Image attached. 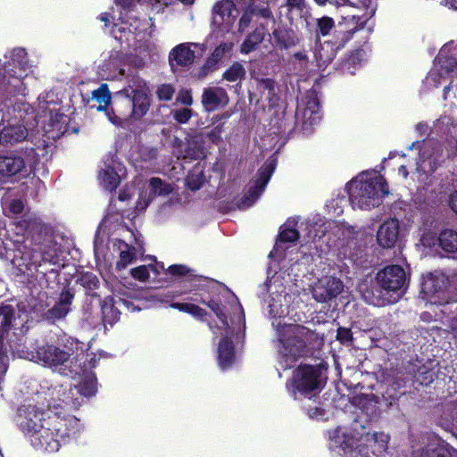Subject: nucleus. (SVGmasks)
<instances>
[{
  "label": "nucleus",
  "instance_id": "f257e3e1",
  "mask_svg": "<svg viewBox=\"0 0 457 457\" xmlns=\"http://www.w3.org/2000/svg\"><path fill=\"white\" fill-rule=\"evenodd\" d=\"M28 320L27 312L19 306L16 308L12 305L0 306V335L4 336V345L8 352L19 358L33 361L44 367L59 371L71 366L73 362L71 356L75 355V359L79 355L84 356V344L76 339L68 341L71 345H75V350L70 348L65 350L52 344H44L36 350L29 351L25 345L24 338L28 331L26 326Z\"/></svg>",
  "mask_w": 457,
  "mask_h": 457
},
{
  "label": "nucleus",
  "instance_id": "f03ea898",
  "mask_svg": "<svg viewBox=\"0 0 457 457\" xmlns=\"http://www.w3.org/2000/svg\"><path fill=\"white\" fill-rule=\"evenodd\" d=\"M420 136L430 129L429 137L422 142H413L408 149L418 147L420 157L417 170L423 169L428 162L429 169L435 170L445 160L453 158L457 153V120L448 115H442L434 121L431 128L426 122H419L415 127Z\"/></svg>",
  "mask_w": 457,
  "mask_h": 457
},
{
  "label": "nucleus",
  "instance_id": "7ed1b4c3",
  "mask_svg": "<svg viewBox=\"0 0 457 457\" xmlns=\"http://www.w3.org/2000/svg\"><path fill=\"white\" fill-rule=\"evenodd\" d=\"M92 99L99 104L97 111H104L110 122L117 126L129 117H143L150 106L146 82L137 76H131L128 86L115 94L116 111L107 109L112 102V96L105 83L92 92Z\"/></svg>",
  "mask_w": 457,
  "mask_h": 457
},
{
  "label": "nucleus",
  "instance_id": "20e7f679",
  "mask_svg": "<svg viewBox=\"0 0 457 457\" xmlns=\"http://www.w3.org/2000/svg\"><path fill=\"white\" fill-rule=\"evenodd\" d=\"M290 302L291 295L283 288L272 292L268 303L269 313L275 319L272 326L277 331L280 363L285 369L293 367L297 359L305 354L309 335V330L303 326L282 323L280 319L288 314Z\"/></svg>",
  "mask_w": 457,
  "mask_h": 457
},
{
  "label": "nucleus",
  "instance_id": "39448f33",
  "mask_svg": "<svg viewBox=\"0 0 457 457\" xmlns=\"http://www.w3.org/2000/svg\"><path fill=\"white\" fill-rule=\"evenodd\" d=\"M329 448L340 449L342 457H378L386 452L389 436L383 432L370 433L355 420L351 427H338L329 432Z\"/></svg>",
  "mask_w": 457,
  "mask_h": 457
},
{
  "label": "nucleus",
  "instance_id": "423d86ee",
  "mask_svg": "<svg viewBox=\"0 0 457 457\" xmlns=\"http://www.w3.org/2000/svg\"><path fill=\"white\" fill-rule=\"evenodd\" d=\"M216 314L220 326L212 327L209 324L212 333L219 339L218 361L221 370L231 367L235 360V345L245 337V314L241 305L237 303L234 310V317L230 319V324L223 312V308L214 300L209 302L201 301Z\"/></svg>",
  "mask_w": 457,
  "mask_h": 457
},
{
  "label": "nucleus",
  "instance_id": "0eeeda50",
  "mask_svg": "<svg viewBox=\"0 0 457 457\" xmlns=\"http://www.w3.org/2000/svg\"><path fill=\"white\" fill-rule=\"evenodd\" d=\"M99 358L96 354L87 353L86 361L83 365L78 370H72L71 372L82 375L83 378L78 385L73 387L70 386L69 389L63 388V386H57L50 390L51 401L47 404V411L51 408L57 409L58 407L77 409L84 402L85 397H90L96 392V381L95 374L89 370L95 368Z\"/></svg>",
  "mask_w": 457,
  "mask_h": 457
},
{
  "label": "nucleus",
  "instance_id": "6e6552de",
  "mask_svg": "<svg viewBox=\"0 0 457 457\" xmlns=\"http://www.w3.org/2000/svg\"><path fill=\"white\" fill-rule=\"evenodd\" d=\"M47 416L49 415L46 412L44 404L38 405V403L26 401L19 407L15 420L19 428L30 437L35 448L55 453L60 449V440H46L50 435V428H46Z\"/></svg>",
  "mask_w": 457,
  "mask_h": 457
},
{
  "label": "nucleus",
  "instance_id": "1a4fd4ad",
  "mask_svg": "<svg viewBox=\"0 0 457 457\" xmlns=\"http://www.w3.org/2000/svg\"><path fill=\"white\" fill-rule=\"evenodd\" d=\"M378 288L367 290L363 298L369 304L384 306L399 301L404 292L406 274L399 265H390L378 271L376 276Z\"/></svg>",
  "mask_w": 457,
  "mask_h": 457
},
{
  "label": "nucleus",
  "instance_id": "9d476101",
  "mask_svg": "<svg viewBox=\"0 0 457 457\" xmlns=\"http://www.w3.org/2000/svg\"><path fill=\"white\" fill-rule=\"evenodd\" d=\"M353 208L369 210L378 206L388 194L385 179L375 173H361L346 186Z\"/></svg>",
  "mask_w": 457,
  "mask_h": 457
},
{
  "label": "nucleus",
  "instance_id": "9b49d317",
  "mask_svg": "<svg viewBox=\"0 0 457 457\" xmlns=\"http://www.w3.org/2000/svg\"><path fill=\"white\" fill-rule=\"evenodd\" d=\"M140 2H145L153 5L155 4H168V0H115L116 4L120 6L122 11H120L118 18L120 22L114 23L111 33L121 44L126 43L128 46H134L136 41L144 38V34L150 26V22L146 20L140 21L133 15H128L137 3Z\"/></svg>",
  "mask_w": 457,
  "mask_h": 457
},
{
  "label": "nucleus",
  "instance_id": "f8f14e48",
  "mask_svg": "<svg viewBox=\"0 0 457 457\" xmlns=\"http://www.w3.org/2000/svg\"><path fill=\"white\" fill-rule=\"evenodd\" d=\"M29 71L25 49L15 48L0 59V84H7L20 91L22 79Z\"/></svg>",
  "mask_w": 457,
  "mask_h": 457
},
{
  "label": "nucleus",
  "instance_id": "ddd939ff",
  "mask_svg": "<svg viewBox=\"0 0 457 457\" xmlns=\"http://www.w3.org/2000/svg\"><path fill=\"white\" fill-rule=\"evenodd\" d=\"M47 96H38V113L36 121L48 139H56L62 136L67 130L69 122L68 116L57 111L55 103L46 100Z\"/></svg>",
  "mask_w": 457,
  "mask_h": 457
},
{
  "label": "nucleus",
  "instance_id": "4468645a",
  "mask_svg": "<svg viewBox=\"0 0 457 457\" xmlns=\"http://www.w3.org/2000/svg\"><path fill=\"white\" fill-rule=\"evenodd\" d=\"M287 386L295 399L300 396L311 398L320 390V370L310 365H302L295 370L293 378Z\"/></svg>",
  "mask_w": 457,
  "mask_h": 457
},
{
  "label": "nucleus",
  "instance_id": "2eb2a0df",
  "mask_svg": "<svg viewBox=\"0 0 457 457\" xmlns=\"http://www.w3.org/2000/svg\"><path fill=\"white\" fill-rule=\"evenodd\" d=\"M46 428H50L47 441L60 440V446L70 438H75L83 428V425L75 416L55 412L54 416H47Z\"/></svg>",
  "mask_w": 457,
  "mask_h": 457
},
{
  "label": "nucleus",
  "instance_id": "dca6fc26",
  "mask_svg": "<svg viewBox=\"0 0 457 457\" xmlns=\"http://www.w3.org/2000/svg\"><path fill=\"white\" fill-rule=\"evenodd\" d=\"M31 241L18 245L12 253H8V258L12 259V265L20 274H26L36 270L42 262H50V257L38 249L30 247ZM41 250V248H39Z\"/></svg>",
  "mask_w": 457,
  "mask_h": 457
},
{
  "label": "nucleus",
  "instance_id": "f3484780",
  "mask_svg": "<svg viewBox=\"0 0 457 457\" xmlns=\"http://www.w3.org/2000/svg\"><path fill=\"white\" fill-rule=\"evenodd\" d=\"M449 278L443 273H430L421 284V297L433 304L448 303L450 300L445 290L449 285Z\"/></svg>",
  "mask_w": 457,
  "mask_h": 457
},
{
  "label": "nucleus",
  "instance_id": "a211bd4d",
  "mask_svg": "<svg viewBox=\"0 0 457 457\" xmlns=\"http://www.w3.org/2000/svg\"><path fill=\"white\" fill-rule=\"evenodd\" d=\"M314 2L320 6H324L328 3L337 8L349 6L358 10H364V13L361 15H352L353 20H356L354 30L362 29L367 21L375 15L377 10L375 0H314Z\"/></svg>",
  "mask_w": 457,
  "mask_h": 457
},
{
  "label": "nucleus",
  "instance_id": "6ab92c4d",
  "mask_svg": "<svg viewBox=\"0 0 457 457\" xmlns=\"http://www.w3.org/2000/svg\"><path fill=\"white\" fill-rule=\"evenodd\" d=\"M21 120H24L21 110L18 116L9 117V113L3 116L0 122V144L12 145L27 137L28 130Z\"/></svg>",
  "mask_w": 457,
  "mask_h": 457
},
{
  "label": "nucleus",
  "instance_id": "aec40b11",
  "mask_svg": "<svg viewBox=\"0 0 457 457\" xmlns=\"http://www.w3.org/2000/svg\"><path fill=\"white\" fill-rule=\"evenodd\" d=\"M238 15V11L231 0H220L212 7V25L221 34L230 31Z\"/></svg>",
  "mask_w": 457,
  "mask_h": 457
},
{
  "label": "nucleus",
  "instance_id": "412c9836",
  "mask_svg": "<svg viewBox=\"0 0 457 457\" xmlns=\"http://www.w3.org/2000/svg\"><path fill=\"white\" fill-rule=\"evenodd\" d=\"M344 288L343 282L333 276H324L312 286L313 298L320 303H327L336 298Z\"/></svg>",
  "mask_w": 457,
  "mask_h": 457
},
{
  "label": "nucleus",
  "instance_id": "4be33fe9",
  "mask_svg": "<svg viewBox=\"0 0 457 457\" xmlns=\"http://www.w3.org/2000/svg\"><path fill=\"white\" fill-rule=\"evenodd\" d=\"M274 170V165L270 162L265 164L259 170V177L254 181V185L252 186L248 193L242 198L238 204L240 209H245L252 206L255 201L260 197L262 193L264 191L272 172Z\"/></svg>",
  "mask_w": 457,
  "mask_h": 457
},
{
  "label": "nucleus",
  "instance_id": "5701e85b",
  "mask_svg": "<svg viewBox=\"0 0 457 457\" xmlns=\"http://www.w3.org/2000/svg\"><path fill=\"white\" fill-rule=\"evenodd\" d=\"M120 163L112 154H108L100 167L98 179L104 189L113 191L120 184Z\"/></svg>",
  "mask_w": 457,
  "mask_h": 457
},
{
  "label": "nucleus",
  "instance_id": "b1692460",
  "mask_svg": "<svg viewBox=\"0 0 457 457\" xmlns=\"http://www.w3.org/2000/svg\"><path fill=\"white\" fill-rule=\"evenodd\" d=\"M399 223L397 220L390 219L383 222L378 232L377 240L383 248H391L398 239Z\"/></svg>",
  "mask_w": 457,
  "mask_h": 457
},
{
  "label": "nucleus",
  "instance_id": "393cba45",
  "mask_svg": "<svg viewBox=\"0 0 457 457\" xmlns=\"http://www.w3.org/2000/svg\"><path fill=\"white\" fill-rule=\"evenodd\" d=\"M228 103L227 92L221 87L204 88L202 95V104L206 112H213Z\"/></svg>",
  "mask_w": 457,
  "mask_h": 457
},
{
  "label": "nucleus",
  "instance_id": "a878e982",
  "mask_svg": "<svg viewBox=\"0 0 457 457\" xmlns=\"http://www.w3.org/2000/svg\"><path fill=\"white\" fill-rule=\"evenodd\" d=\"M303 117V129L305 132H310L313 125H316L320 120V104L315 97H310L305 103V107L302 111L301 107H297L296 116Z\"/></svg>",
  "mask_w": 457,
  "mask_h": 457
},
{
  "label": "nucleus",
  "instance_id": "bb28decb",
  "mask_svg": "<svg viewBox=\"0 0 457 457\" xmlns=\"http://www.w3.org/2000/svg\"><path fill=\"white\" fill-rule=\"evenodd\" d=\"M73 297L69 290L62 291L56 303L45 312L44 318L50 322L64 318L71 310Z\"/></svg>",
  "mask_w": 457,
  "mask_h": 457
},
{
  "label": "nucleus",
  "instance_id": "cd10ccee",
  "mask_svg": "<svg viewBox=\"0 0 457 457\" xmlns=\"http://www.w3.org/2000/svg\"><path fill=\"white\" fill-rule=\"evenodd\" d=\"M192 44H179L175 46L170 53L169 61L170 66H187L190 65L195 60V51L191 49Z\"/></svg>",
  "mask_w": 457,
  "mask_h": 457
},
{
  "label": "nucleus",
  "instance_id": "c85d7f7f",
  "mask_svg": "<svg viewBox=\"0 0 457 457\" xmlns=\"http://www.w3.org/2000/svg\"><path fill=\"white\" fill-rule=\"evenodd\" d=\"M271 36L279 48L287 49L296 46L299 42L296 33L290 29L277 28L272 31Z\"/></svg>",
  "mask_w": 457,
  "mask_h": 457
},
{
  "label": "nucleus",
  "instance_id": "c756f323",
  "mask_svg": "<svg viewBox=\"0 0 457 457\" xmlns=\"http://www.w3.org/2000/svg\"><path fill=\"white\" fill-rule=\"evenodd\" d=\"M336 57V50L328 41L318 42L314 49V59L319 69H324Z\"/></svg>",
  "mask_w": 457,
  "mask_h": 457
},
{
  "label": "nucleus",
  "instance_id": "7c9ffc66",
  "mask_svg": "<svg viewBox=\"0 0 457 457\" xmlns=\"http://www.w3.org/2000/svg\"><path fill=\"white\" fill-rule=\"evenodd\" d=\"M25 167L24 160L18 155L0 156V173L12 176L21 171Z\"/></svg>",
  "mask_w": 457,
  "mask_h": 457
},
{
  "label": "nucleus",
  "instance_id": "2f4dec72",
  "mask_svg": "<svg viewBox=\"0 0 457 457\" xmlns=\"http://www.w3.org/2000/svg\"><path fill=\"white\" fill-rule=\"evenodd\" d=\"M265 34H263L262 29L254 28V29L250 32L243 43L240 46V53L243 54H248L253 51H255L258 46L264 40Z\"/></svg>",
  "mask_w": 457,
  "mask_h": 457
},
{
  "label": "nucleus",
  "instance_id": "473e14b6",
  "mask_svg": "<svg viewBox=\"0 0 457 457\" xmlns=\"http://www.w3.org/2000/svg\"><path fill=\"white\" fill-rule=\"evenodd\" d=\"M440 247L447 253H457V230L446 228L438 237Z\"/></svg>",
  "mask_w": 457,
  "mask_h": 457
},
{
  "label": "nucleus",
  "instance_id": "72a5a7b5",
  "mask_svg": "<svg viewBox=\"0 0 457 457\" xmlns=\"http://www.w3.org/2000/svg\"><path fill=\"white\" fill-rule=\"evenodd\" d=\"M19 225L21 228H23L27 233L37 234L41 236L43 233H46L47 228L41 221V220L35 215H29L26 219L21 220Z\"/></svg>",
  "mask_w": 457,
  "mask_h": 457
},
{
  "label": "nucleus",
  "instance_id": "f704fd0d",
  "mask_svg": "<svg viewBox=\"0 0 457 457\" xmlns=\"http://www.w3.org/2000/svg\"><path fill=\"white\" fill-rule=\"evenodd\" d=\"M255 28L262 29L263 34H267L268 27L270 24L275 23V19L272 14V12L268 6H259L257 5L256 12H255Z\"/></svg>",
  "mask_w": 457,
  "mask_h": 457
},
{
  "label": "nucleus",
  "instance_id": "c9c22d12",
  "mask_svg": "<svg viewBox=\"0 0 457 457\" xmlns=\"http://www.w3.org/2000/svg\"><path fill=\"white\" fill-rule=\"evenodd\" d=\"M120 260L116 263L117 270H123L133 262L136 258L135 247L120 242L119 245Z\"/></svg>",
  "mask_w": 457,
  "mask_h": 457
},
{
  "label": "nucleus",
  "instance_id": "e433bc0d",
  "mask_svg": "<svg viewBox=\"0 0 457 457\" xmlns=\"http://www.w3.org/2000/svg\"><path fill=\"white\" fill-rule=\"evenodd\" d=\"M149 187L150 194L148 195L152 197L168 195L172 191L171 186L162 181L160 178H152L149 181Z\"/></svg>",
  "mask_w": 457,
  "mask_h": 457
},
{
  "label": "nucleus",
  "instance_id": "4c0bfd02",
  "mask_svg": "<svg viewBox=\"0 0 457 457\" xmlns=\"http://www.w3.org/2000/svg\"><path fill=\"white\" fill-rule=\"evenodd\" d=\"M256 9H257V4L253 1L244 11V12L238 21V31L239 32H241V33L244 32L250 26V24L253 21H255Z\"/></svg>",
  "mask_w": 457,
  "mask_h": 457
},
{
  "label": "nucleus",
  "instance_id": "58836bf2",
  "mask_svg": "<svg viewBox=\"0 0 457 457\" xmlns=\"http://www.w3.org/2000/svg\"><path fill=\"white\" fill-rule=\"evenodd\" d=\"M204 182V175L203 170L196 166L187 175V185L193 190H198Z\"/></svg>",
  "mask_w": 457,
  "mask_h": 457
},
{
  "label": "nucleus",
  "instance_id": "ea45409f",
  "mask_svg": "<svg viewBox=\"0 0 457 457\" xmlns=\"http://www.w3.org/2000/svg\"><path fill=\"white\" fill-rule=\"evenodd\" d=\"M4 212L7 216L16 215L23 211V203L19 199H10L8 196H4L3 199Z\"/></svg>",
  "mask_w": 457,
  "mask_h": 457
},
{
  "label": "nucleus",
  "instance_id": "a19ab883",
  "mask_svg": "<svg viewBox=\"0 0 457 457\" xmlns=\"http://www.w3.org/2000/svg\"><path fill=\"white\" fill-rule=\"evenodd\" d=\"M170 307L174 309H178L180 312H187L193 315L195 318L202 319L205 316L206 312L204 309L200 308L199 306L188 303H174L170 304Z\"/></svg>",
  "mask_w": 457,
  "mask_h": 457
},
{
  "label": "nucleus",
  "instance_id": "79ce46f5",
  "mask_svg": "<svg viewBox=\"0 0 457 457\" xmlns=\"http://www.w3.org/2000/svg\"><path fill=\"white\" fill-rule=\"evenodd\" d=\"M245 75L244 66L239 62L233 63L223 74V78L229 82L242 79Z\"/></svg>",
  "mask_w": 457,
  "mask_h": 457
},
{
  "label": "nucleus",
  "instance_id": "37998d69",
  "mask_svg": "<svg viewBox=\"0 0 457 457\" xmlns=\"http://www.w3.org/2000/svg\"><path fill=\"white\" fill-rule=\"evenodd\" d=\"M335 28V21L328 16H323L317 19L316 21V34L317 36L326 37Z\"/></svg>",
  "mask_w": 457,
  "mask_h": 457
},
{
  "label": "nucleus",
  "instance_id": "c03bdc74",
  "mask_svg": "<svg viewBox=\"0 0 457 457\" xmlns=\"http://www.w3.org/2000/svg\"><path fill=\"white\" fill-rule=\"evenodd\" d=\"M8 348L4 345V336L0 335V380L6 373L8 368Z\"/></svg>",
  "mask_w": 457,
  "mask_h": 457
},
{
  "label": "nucleus",
  "instance_id": "a18cd8bd",
  "mask_svg": "<svg viewBox=\"0 0 457 457\" xmlns=\"http://www.w3.org/2000/svg\"><path fill=\"white\" fill-rule=\"evenodd\" d=\"M421 457H450V454L443 445L430 444L422 452Z\"/></svg>",
  "mask_w": 457,
  "mask_h": 457
},
{
  "label": "nucleus",
  "instance_id": "49530a36",
  "mask_svg": "<svg viewBox=\"0 0 457 457\" xmlns=\"http://www.w3.org/2000/svg\"><path fill=\"white\" fill-rule=\"evenodd\" d=\"M150 270H153L154 272L157 273V270L155 267H154L152 265H150V266L142 265V266H138L137 268L132 269L130 270V274L134 278H136L141 282H145L149 278Z\"/></svg>",
  "mask_w": 457,
  "mask_h": 457
},
{
  "label": "nucleus",
  "instance_id": "de8ad7c7",
  "mask_svg": "<svg viewBox=\"0 0 457 457\" xmlns=\"http://www.w3.org/2000/svg\"><path fill=\"white\" fill-rule=\"evenodd\" d=\"M414 378L420 384L428 386L434 381L435 375L434 372L422 366L419 368Z\"/></svg>",
  "mask_w": 457,
  "mask_h": 457
},
{
  "label": "nucleus",
  "instance_id": "09e8293b",
  "mask_svg": "<svg viewBox=\"0 0 457 457\" xmlns=\"http://www.w3.org/2000/svg\"><path fill=\"white\" fill-rule=\"evenodd\" d=\"M258 88L269 100L275 96L274 81L270 79H261L258 82Z\"/></svg>",
  "mask_w": 457,
  "mask_h": 457
},
{
  "label": "nucleus",
  "instance_id": "8fccbe9b",
  "mask_svg": "<svg viewBox=\"0 0 457 457\" xmlns=\"http://www.w3.org/2000/svg\"><path fill=\"white\" fill-rule=\"evenodd\" d=\"M171 114L177 122L185 124L191 119L193 112L191 109L184 107L173 110Z\"/></svg>",
  "mask_w": 457,
  "mask_h": 457
},
{
  "label": "nucleus",
  "instance_id": "3c124183",
  "mask_svg": "<svg viewBox=\"0 0 457 457\" xmlns=\"http://www.w3.org/2000/svg\"><path fill=\"white\" fill-rule=\"evenodd\" d=\"M174 94L175 88L170 84H162L156 90V95L158 98L162 101L171 100Z\"/></svg>",
  "mask_w": 457,
  "mask_h": 457
},
{
  "label": "nucleus",
  "instance_id": "603ef678",
  "mask_svg": "<svg viewBox=\"0 0 457 457\" xmlns=\"http://www.w3.org/2000/svg\"><path fill=\"white\" fill-rule=\"evenodd\" d=\"M278 237L281 242H295L299 237V233L296 229L287 228V225H285Z\"/></svg>",
  "mask_w": 457,
  "mask_h": 457
},
{
  "label": "nucleus",
  "instance_id": "864d4df0",
  "mask_svg": "<svg viewBox=\"0 0 457 457\" xmlns=\"http://www.w3.org/2000/svg\"><path fill=\"white\" fill-rule=\"evenodd\" d=\"M234 46L232 42H223L220 44L212 53L216 60L221 59L227 53L230 52Z\"/></svg>",
  "mask_w": 457,
  "mask_h": 457
},
{
  "label": "nucleus",
  "instance_id": "5fc2aeb1",
  "mask_svg": "<svg viewBox=\"0 0 457 457\" xmlns=\"http://www.w3.org/2000/svg\"><path fill=\"white\" fill-rule=\"evenodd\" d=\"M153 197L148 195L146 192H141L135 206V210L137 212H142L146 210L149 204L151 203Z\"/></svg>",
  "mask_w": 457,
  "mask_h": 457
},
{
  "label": "nucleus",
  "instance_id": "6e6d98bb",
  "mask_svg": "<svg viewBox=\"0 0 457 457\" xmlns=\"http://www.w3.org/2000/svg\"><path fill=\"white\" fill-rule=\"evenodd\" d=\"M223 132V125L218 124L211 131L207 133V137L214 144H219L221 141V134Z\"/></svg>",
  "mask_w": 457,
  "mask_h": 457
},
{
  "label": "nucleus",
  "instance_id": "4d7b16f0",
  "mask_svg": "<svg viewBox=\"0 0 457 457\" xmlns=\"http://www.w3.org/2000/svg\"><path fill=\"white\" fill-rule=\"evenodd\" d=\"M177 101L184 105H191L193 104V98L190 91L187 89L180 90L177 96Z\"/></svg>",
  "mask_w": 457,
  "mask_h": 457
},
{
  "label": "nucleus",
  "instance_id": "13d9d810",
  "mask_svg": "<svg viewBox=\"0 0 457 457\" xmlns=\"http://www.w3.org/2000/svg\"><path fill=\"white\" fill-rule=\"evenodd\" d=\"M337 338L343 343L350 342L352 340V333L348 328H339L337 329Z\"/></svg>",
  "mask_w": 457,
  "mask_h": 457
},
{
  "label": "nucleus",
  "instance_id": "bf43d9fd",
  "mask_svg": "<svg viewBox=\"0 0 457 457\" xmlns=\"http://www.w3.org/2000/svg\"><path fill=\"white\" fill-rule=\"evenodd\" d=\"M169 272L173 275H186L189 272V269L181 264H174L169 267Z\"/></svg>",
  "mask_w": 457,
  "mask_h": 457
},
{
  "label": "nucleus",
  "instance_id": "052dcab7",
  "mask_svg": "<svg viewBox=\"0 0 457 457\" xmlns=\"http://www.w3.org/2000/svg\"><path fill=\"white\" fill-rule=\"evenodd\" d=\"M337 233H340V237H342V239H348L352 237L353 234V228L350 227H346L345 225H342L339 228Z\"/></svg>",
  "mask_w": 457,
  "mask_h": 457
},
{
  "label": "nucleus",
  "instance_id": "680f3d73",
  "mask_svg": "<svg viewBox=\"0 0 457 457\" xmlns=\"http://www.w3.org/2000/svg\"><path fill=\"white\" fill-rule=\"evenodd\" d=\"M294 58L295 61L299 62L301 69L306 68L308 58L307 55L303 52H297L294 54Z\"/></svg>",
  "mask_w": 457,
  "mask_h": 457
},
{
  "label": "nucleus",
  "instance_id": "e2e57ef3",
  "mask_svg": "<svg viewBox=\"0 0 457 457\" xmlns=\"http://www.w3.org/2000/svg\"><path fill=\"white\" fill-rule=\"evenodd\" d=\"M449 206L451 210L457 214V191L450 195Z\"/></svg>",
  "mask_w": 457,
  "mask_h": 457
},
{
  "label": "nucleus",
  "instance_id": "0e129e2a",
  "mask_svg": "<svg viewBox=\"0 0 457 457\" xmlns=\"http://www.w3.org/2000/svg\"><path fill=\"white\" fill-rule=\"evenodd\" d=\"M143 151L144 153L145 152V154H143V158L145 160L155 159L157 156V150L154 148H145Z\"/></svg>",
  "mask_w": 457,
  "mask_h": 457
},
{
  "label": "nucleus",
  "instance_id": "69168bd1",
  "mask_svg": "<svg viewBox=\"0 0 457 457\" xmlns=\"http://www.w3.org/2000/svg\"><path fill=\"white\" fill-rule=\"evenodd\" d=\"M383 398L387 402L388 405H392L393 402L398 398V395L396 394L391 393L390 389H387L383 394Z\"/></svg>",
  "mask_w": 457,
  "mask_h": 457
},
{
  "label": "nucleus",
  "instance_id": "338daca9",
  "mask_svg": "<svg viewBox=\"0 0 457 457\" xmlns=\"http://www.w3.org/2000/svg\"><path fill=\"white\" fill-rule=\"evenodd\" d=\"M448 284L450 287H453L457 290V270L454 271L453 275H451Z\"/></svg>",
  "mask_w": 457,
  "mask_h": 457
},
{
  "label": "nucleus",
  "instance_id": "774afa93",
  "mask_svg": "<svg viewBox=\"0 0 457 457\" xmlns=\"http://www.w3.org/2000/svg\"><path fill=\"white\" fill-rule=\"evenodd\" d=\"M442 3L450 9L457 10V0H444Z\"/></svg>",
  "mask_w": 457,
  "mask_h": 457
}]
</instances>
